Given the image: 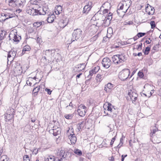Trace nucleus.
I'll return each mask as SVG.
<instances>
[{
	"label": "nucleus",
	"instance_id": "11",
	"mask_svg": "<svg viewBox=\"0 0 161 161\" xmlns=\"http://www.w3.org/2000/svg\"><path fill=\"white\" fill-rule=\"evenodd\" d=\"M55 49H48L46 50L44 53L48 58H51L54 56V53H55Z\"/></svg>",
	"mask_w": 161,
	"mask_h": 161
},
{
	"label": "nucleus",
	"instance_id": "33",
	"mask_svg": "<svg viewBox=\"0 0 161 161\" xmlns=\"http://www.w3.org/2000/svg\"><path fill=\"white\" fill-rule=\"evenodd\" d=\"M15 13H13L12 14L9 13L8 17L6 18V19H4L2 20V22H4L5 20L8 19L9 18H11L15 16Z\"/></svg>",
	"mask_w": 161,
	"mask_h": 161
},
{
	"label": "nucleus",
	"instance_id": "38",
	"mask_svg": "<svg viewBox=\"0 0 161 161\" xmlns=\"http://www.w3.org/2000/svg\"><path fill=\"white\" fill-rule=\"evenodd\" d=\"M150 50V47H146L144 51L145 54L146 55H148Z\"/></svg>",
	"mask_w": 161,
	"mask_h": 161
},
{
	"label": "nucleus",
	"instance_id": "15",
	"mask_svg": "<svg viewBox=\"0 0 161 161\" xmlns=\"http://www.w3.org/2000/svg\"><path fill=\"white\" fill-rule=\"evenodd\" d=\"M106 74V73L105 72L103 71V74L102 75L97 74L96 78L97 81L98 82H101L104 78L105 76V74Z\"/></svg>",
	"mask_w": 161,
	"mask_h": 161
},
{
	"label": "nucleus",
	"instance_id": "1",
	"mask_svg": "<svg viewBox=\"0 0 161 161\" xmlns=\"http://www.w3.org/2000/svg\"><path fill=\"white\" fill-rule=\"evenodd\" d=\"M104 109L105 110L107 109V110L111 114L107 113L106 114L112 118L116 116L118 113L117 109L114 108V107L109 103H107L104 104Z\"/></svg>",
	"mask_w": 161,
	"mask_h": 161
},
{
	"label": "nucleus",
	"instance_id": "30",
	"mask_svg": "<svg viewBox=\"0 0 161 161\" xmlns=\"http://www.w3.org/2000/svg\"><path fill=\"white\" fill-rule=\"evenodd\" d=\"M55 160V157L54 156L51 155L45 159V161H54Z\"/></svg>",
	"mask_w": 161,
	"mask_h": 161
},
{
	"label": "nucleus",
	"instance_id": "44",
	"mask_svg": "<svg viewBox=\"0 0 161 161\" xmlns=\"http://www.w3.org/2000/svg\"><path fill=\"white\" fill-rule=\"evenodd\" d=\"M151 28L153 29L156 26L155 24V22L154 21H151L150 23Z\"/></svg>",
	"mask_w": 161,
	"mask_h": 161
},
{
	"label": "nucleus",
	"instance_id": "64",
	"mask_svg": "<svg viewBox=\"0 0 161 161\" xmlns=\"http://www.w3.org/2000/svg\"><path fill=\"white\" fill-rule=\"evenodd\" d=\"M114 158L113 157H111L110 158H109V160L111 161H113L114 160Z\"/></svg>",
	"mask_w": 161,
	"mask_h": 161
},
{
	"label": "nucleus",
	"instance_id": "22",
	"mask_svg": "<svg viewBox=\"0 0 161 161\" xmlns=\"http://www.w3.org/2000/svg\"><path fill=\"white\" fill-rule=\"evenodd\" d=\"M41 2V0H31L30 1L31 3L33 5H36V7H37L38 6H40V3Z\"/></svg>",
	"mask_w": 161,
	"mask_h": 161
},
{
	"label": "nucleus",
	"instance_id": "23",
	"mask_svg": "<svg viewBox=\"0 0 161 161\" xmlns=\"http://www.w3.org/2000/svg\"><path fill=\"white\" fill-rule=\"evenodd\" d=\"M53 58H54L57 62H58V61H59V60L61 59V56L60 54H59V53L57 52V51H56V50L55 53H54V56Z\"/></svg>",
	"mask_w": 161,
	"mask_h": 161
},
{
	"label": "nucleus",
	"instance_id": "12",
	"mask_svg": "<svg viewBox=\"0 0 161 161\" xmlns=\"http://www.w3.org/2000/svg\"><path fill=\"white\" fill-rule=\"evenodd\" d=\"M7 35V32L3 30L0 31V45L3 42V40L4 39L6 35Z\"/></svg>",
	"mask_w": 161,
	"mask_h": 161
},
{
	"label": "nucleus",
	"instance_id": "28",
	"mask_svg": "<svg viewBox=\"0 0 161 161\" xmlns=\"http://www.w3.org/2000/svg\"><path fill=\"white\" fill-rule=\"evenodd\" d=\"M91 8L87 7L86 5L84 6L83 8V13L84 14H87L88 13V12L91 9Z\"/></svg>",
	"mask_w": 161,
	"mask_h": 161
},
{
	"label": "nucleus",
	"instance_id": "19",
	"mask_svg": "<svg viewBox=\"0 0 161 161\" xmlns=\"http://www.w3.org/2000/svg\"><path fill=\"white\" fill-rule=\"evenodd\" d=\"M62 11V7L60 5H58L55 8V12L56 14L58 15L61 13Z\"/></svg>",
	"mask_w": 161,
	"mask_h": 161
},
{
	"label": "nucleus",
	"instance_id": "45",
	"mask_svg": "<svg viewBox=\"0 0 161 161\" xmlns=\"http://www.w3.org/2000/svg\"><path fill=\"white\" fill-rule=\"evenodd\" d=\"M138 75L141 78H142L144 76V74L142 72L140 71L138 73Z\"/></svg>",
	"mask_w": 161,
	"mask_h": 161
},
{
	"label": "nucleus",
	"instance_id": "59",
	"mask_svg": "<svg viewBox=\"0 0 161 161\" xmlns=\"http://www.w3.org/2000/svg\"><path fill=\"white\" fill-rule=\"evenodd\" d=\"M11 56V54L10 53H9V52H8V58H10Z\"/></svg>",
	"mask_w": 161,
	"mask_h": 161
},
{
	"label": "nucleus",
	"instance_id": "40",
	"mask_svg": "<svg viewBox=\"0 0 161 161\" xmlns=\"http://www.w3.org/2000/svg\"><path fill=\"white\" fill-rule=\"evenodd\" d=\"M65 118L67 119H71L72 118L73 116L72 114H69L64 116Z\"/></svg>",
	"mask_w": 161,
	"mask_h": 161
},
{
	"label": "nucleus",
	"instance_id": "60",
	"mask_svg": "<svg viewBox=\"0 0 161 161\" xmlns=\"http://www.w3.org/2000/svg\"><path fill=\"white\" fill-rule=\"evenodd\" d=\"M82 74V73H80L76 76V79L79 78L80 77V76Z\"/></svg>",
	"mask_w": 161,
	"mask_h": 161
},
{
	"label": "nucleus",
	"instance_id": "8",
	"mask_svg": "<svg viewBox=\"0 0 161 161\" xmlns=\"http://www.w3.org/2000/svg\"><path fill=\"white\" fill-rule=\"evenodd\" d=\"M86 107L83 104H80L77 109L78 113L80 116L82 117L86 114Z\"/></svg>",
	"mask_w": 161,
	"mask_h": 161
},
{
	"label": "nucleus",
	"instance_id": "35",
	"mask_svg": "<svg viewBox=\"0 0 161 161\" xmlns=\"http://www.w3.org/2000/svg\"><path fill=\"white\" fill-rule=\"evenodd\" d=\"M9 53H10L12 56L15 57L16 54V51L12 49L11 50L9 51Z\"/></svg>",
	"mask_w": 161,
	"mask_h": 161
},
{
	"label": "nucleus",
	"instance_id": "50",
	"mask_svg": "<svg viewBox=\"0 0 161 161\" xmlns=\"http://www.w3.org/2000/svg\"><path fill=\"white\" fill-rule=\"evenodd\" d=\"M142 43H141L139 45H138V47L137 48H136V49L138 50H139V49L140 48V50H141L142 48Z\"/></svg>",
	"mask_w": 161,
	"mask_h": 161
},
{
	"label": "nucleus",
	"instance_id": "46",
	"mask_svg": "<svg viewBox=\"0 0 161 161\" xmlns=\"http://www.w3.org/2000/svg\"><path fill=\"white\" fill-rule=\"evenodd\" d=\"M116 137V136H115L112 139L111 141L110 142V145L112 146L113 145L114 141L115 140Z\"/></svg>",
	"mask_w": 161,
	"mask_h": 161
},
{
	"label": "nucleus",
	"instance_id": "17",
	"mask_svg": "<svg viewBox=\"0 0 161 161\" xmlns=\"http://www.w3.org/2000/svg\"><path fill=\"white\" fill-rule=\"evenodd\" d=\"M99 69V68L98 66L95 67L94 69L89 71V74L88 76H92L93 74H95L97 72Z\"/></svg>",
	"mask_w": 161,
	"mask_h": 161
},
{
	"label": "nucleus",
	"instance_id": "21",
	"mask_svg": "<svg viewBox=\"0 0 161 161\" xmlns=\"http://www.w3.org/2000/svg\"><path fill=\"white\" fill-rule=\"evenodd\" d=\"M31 49L30 47L28 45H26L23 47L22 53L24 54L26 53V52L29 51Z\"/></svg>",
	"mask_w": 161,
	"mask_h": 161
},
{
	"label": "nucleus",
	"instance_id": "54",
	"mask_svg": "<svg viewBox=\"0 0 161 161\" xmlns=\"http://www.w3.org/2000/svg\"><path fill=\"white\" fill-rule=\"evenodd\" d=\"M92 2H88L87 4L86 5L87 6V7H91L92 8Z\"/></svg>",
	"mask_w": 161,
	"mask_h": 161
},
{
	"label": "nucleus",
	"instance_id": "61",
	"mask_svg": "<svg viewBox=\"0 0 161 161\" xmlns=\"http://www.w3.org/2000/svg\"><path fill=\"white\" fill-rule=\"evenodd\" d=\"M36 149H34V150H33V152H34V153L35 154H36L38 153V150H37L36 151Z\"/></svg>",
	"mask_w": 161,
	"mask_h": 161
},
{
	"label": "nucleus",
	"instance_id": "55",
	"mask_svg": "<svg viewBox=\"0 0 161 161\" xmlns=\"http://www.w3.org/2000/svg\"><path fill=\"white\" fill-rule=\"evenodd\" d=\"M127 156V154H126L125 155H122L121 156V161H123L124 160V158L125 157H126Z\"/></svg>",
	"mask_w": 161,
	"mask_h": 161
},
{
	"label": "nucleus",
	"instance_id": "18",
	"mask_svg": "<svg viewBox=\"0 0 161 161\" xmlns=\"http://www.w3.org/2000/svg\"><path fill=\"white\" fill-rule=\"evenodd\" d=\"M49 16L47 18V21L49 23H52L54 21V19L55 18V16L53 14H51L50 15H48Z\"/></svg>",
	"mask_w": 161,
	"mask_h": 161
},
{
	"label": "nucleus",
	"instance_id": "9",
	"mask_svg": "<svg viewBox=\"0 0 161 161\" xmlns=\"http://www.w3.org/2000/svg\"><path fill=\"white\" fill-rule=\"evenodd\" d=\"M82 31L80 29H77L74 30L72 36L75 40L79 39L82 35Z\"/></svg>",
	"mask_w": 161,
	"mask_h": 161
},
{
	"label": "nucleus",
	"instance_id": "20",
	"mask_svg": "<svg viewBox=\"0 0 161 161\" xmlns=\"http://www.w3.org/2000/svg\"><path fill=\"white\" fill-rule=\"evenodd\" d=\"M53 128L54 131V136H57L60 134L61 130L60 128L56 126H53Z\"/></svg>",
	"mask_w": 161,
	"mask_h": 161
},
{
	"label": "nucleus",
	"instance_id": "4",
	"mask_svg": "<svg viewBox=\"0 0 161 161\" xmlns=\"http://www.w3.org/2000/svg\"><path fill=\"white\" fill-rule=\"evenodd\" d=\"M113 62L114 64H118L123 63L126 60V57L124 54L114 55L112 57Z\"/></svg>",
	"mask_w": 161,
	"mask_h": 161
},
{
	"label": "nucleus",
	"instance_id": "27",
	"mask_svg": "<svg viewBox=\"0 0 161 161\" xmlns=\"http://www.w3.org/2000/svg\"><path fill=\"white\" fill-rule=\"evenodd\" d=\"M59 24L61 27L64 28L67 25L68 23L67 22H66L65 20H64L62 19L59 21Z\"/></svg>",
	"mask_w": 161,
	"mask_h": 161
},
{
	"label": "nucleus",
	"instance_id": "47",
	"mask_svg": "<svg viewBox=\"0 0 161 161\" xmlns=\"http://www.w3.org/2000/svg\"><path fill=\"white\" fill-rule=\"evenodd\" d=\"M3 158L4 159H3L2 161H8V158L6 156H3L2 157V158Z\"/></svg>",
	"mask_w": 161,
	"mask_h": 161
},
{
	"label": "nucleus",
	"instance_id": "34",
	"mask_svg": "<svg viewBox=\"0 0 161 161\" xmlns=\"http://www.w3.org/2000/svg\"><path fill=\"white\" fill-rule=\"evenodd\" d=\"M74 152L75 154L79 156L81 155L82 153V152L80 150L78 149H75Z\"/></svg>",
	"mask_w": 161,
	"mask_h": 161
},
{
	"label": "nucleus",
	"instance_id": "49",
	"mask_svg": "<svg viewBox=\"0 0 161 161\" xmlns=\"http://www.w3.org/2000/svg\"><path fill=\"white\" fill-rule=\"evenodd\" d=\"M1 15L3 16H5L7 18L8 17L9 15V13H3Z\"/></svg>",
	"mask_w": 161,
	"mask_h": 161
},
{
	"label": "nucleus",
	"instance_id": "14",
	"mask_svg": "<svg viewBox=\"0 0 161 161\" xmlns=\"http://www.w3.org/2000/svg\"><path fill=\"white\" fill-rule=\"evenodd\" d=\"M86 124L85 121H82L81 122L78 123L77 125L78 126L77 128L79 131H81L83 130L84 127Z\"/></svg>",
	"mask_w": 161,
	"mask_h": 161
},
{
	"label": "nucleus",
	"instance_id": "31",
	"mask_svg": "<svg viewBox=\"0 0 161 161\" xmlns=\"http://www.w3.org/2000/svg\"><path fill=\"white\" fill-rule=\"evenodd\" d=\"M151 9V11L148 12V14L149 15L153 14L154 13V9L153 8H152L151 7H150L149 8L147 7L146 8V10L147 12V9Z\"/></svg>",
	"mask_w": 161,
	"mask_h": 161
},
{
	"label": "nucleus",
	"instance_id": "25",
	"mask_svg": "<svg viewBox=\"0 0 161 161\" xmlns=\"http://www.w3.org/2000/svg\"><path fill=\"white\" fill-rule=\"evenodd\" d=\"M71 142L72 143H75L76 142V137L75 135L73 134H70L69 138Z\"/></svg>",
	"mask_w": 161,
	"mask_h": 161
},
{
	"label": "nucleus",
	"instance_id": "2",
	"mask_svg": "<svg viewBox=\"0 0 161 161\" xmlns=\"http://www.w3.org/2000/svg\"><path fill=\"white\" fill-rule=\"evenodd\" d=\"M36 9H33V11L35 13V15L47 14V15H49L51 14L49 12L50 10L47 5L43 6L40 5L36 7Z\"/></svg>",
	"mask_w": 161,
	"mask_h": 161
},
{
	"label": "nucleus",
	"instance_id": "24",
	"mask_svg": "<svg viewBox=\"0 0 161 161\" xmlns=\"http://www.w3.org/2000/svg\"><path fill=\"white\" fill-rule=\"evenodd\" d=\"M41 88L40 86L36 87L33 90V93L34 96H35L37 94L38 92H39Z\"/></svg>",
	"mask_w": 161,
	"mask_h": 161
},
{
	"label": "nucleus",
	"instance_id": "5",
	"mask_svg": "<svg viewBox=\"0 0 161 161\" xmlns=\"http://www.w3.org/2000/svg\"><path fill=\"white\" fill-rule=\"evenodd\" d=\"M130 71L128 69H125L120 72L119 74V78L122 81H125L129 78V76Z\"/></svg>",
	"mask_w": 161,
	"mask_h": 161
},
{
	"label": "nucleus",
	"instance_id": "57",
	"mask_svg": "<svg viewBox=\"0 0 161 161\" xmlns=\"http://www.w3.org/2000/svg\"><path fill=\"white\" fill-rule=\"evenodd\" d=\"M27 84L30 86H32V83L29 81V80H27V81L26 82Z\"/></svg>",
	"mask_w": 161,
	"mask_h": 161
},
{
	"label": "nucleus",
	"instance_id": "39",
	"mask_svg": "<svg viewBox=\"0 0 161 161\" xmlns=\"http://www.w3.org/2000/svg\"><path fill=\"white\" fill-rule=\"evenodd\" d=\"M123 136H122V138H121L120 139V143L117 146V147L119 148H120L121 147V146H122V145L123 144Z\"/></svg>",
	"mask_w": 161,
	"mask_h": 161
},
{
	"label": "nucleus",
	"instance_id": "29",
	"mask_svg": "<svg viewBox=\"0 0 161 161\" xmlns=\"http://www.w3.org/2000/svg\"><path fill=\"white\" fill-rule=\"evenodd\" d=\"M9 5L12 7H15L16 6L15 0H11L9 2Z\"/></svg>",
	"mask_w": 161,
	"mask_h": 161
},
{
	"label": "nucleus",
	"instance_id": "36",
	"mask_svg": "<svg viewBox=\"0 0 161 161\" xmlns=\"http://www.w3.org/2000/svg\"><path fill=\"white\" fill-rule=\"evenodd\" d=\"M75 40L74 38V37L72 36V37L69 38L68 40L67 41V44H70L72 42L75 41Z\"/></svg>",
	"mask_w": 161,
	"mask_h": 161
},
{
	"label": "nucleus",
	"instance_id": "41",
	"mask_svg": "<svg viewBox=\"0 0 161 161\" xmlns=\"http://www.w3.org/2000/svg\"><path fill=\"white\" fill-rule=\"evenodd\" d=\"M24 161H30L29 157L28 155H25L23 157Z\"/></svg>",
	"mask_w": 161,
	"mask_h": 161
},
{
	"label": "nucleus",
	"instance_id": "43",
	"mask_svg": "<svg viewBox=\"0 0 161 161\" xmlns=\"http://www.w3.org/2000/svg\"><path fill=\"white\" fill-rule=\"evenodd\" d=\"M159 43L155 45H154L153 48V49L154 51H156L157 49H158L159 47Z\"/></svg>",
	"mask_w": 161,
	"mask_h": 161
},
{
	"label": "nucleus",
	"instance_id": "48",
	"mask_svg": "<svg viewBox=\"0 0 161 161\" xmlns=\"http://www.w3.org/2000/svg\"><path fill=\"white\" fill-rule=\"evenodd\" d=\"M110 14V15H108L106 21L107 20V19H108L109 21H110L112 19V14Z\"/></svg>",
	"mask_w": 161,
	"mask_h": 161
},
{
	"label": "nucleus",
	"instance_id": "10",
	"mask_svg": "<svg viewBox=\"0 0 161 161\" xmlns=\"http://www.w3.org/2000/svg\"><path fill=\"white\" fill-rule=\"evenodd\" d=\"M102 63L104 67L108 69L111 65V62L108 58H105L103 59Z\"/></svg>",
	"mask_w": 161,
	"mask_h": 161
},
{
	"label": "nucleus",
	"instance_id": "51",
	"mask_svg": "<svg viewBox=\"0 0 161 161\" xmlns=\"http://www.w3.org/2000/svg\"><path fill=\"white\" fill-rule=\"evenodd\" d=\"M91 78H90L88 80H86L85 82V83L86 85H88L90 83V81L91 80Z\"/></svg>",
	"mask_w": 161,
	"mask_h": 161
},
{
	"label": "nucleus",
	"instance_id": "26",
	"mask_svg": "<svg viewBox=\"0 0 161 161\" xmlns=\"http://www.w3.org/2000/svg\"><path fill=\"white\" fill-rule=\"evenodd\" d=\"M13 117V116L12 114L11 115L10 114H5L4 116L5 121L7 122L10 120Z\"/></svg>",
	"mask_w": 161,
	"mask_h": 161
},
{
	"label": "nucleus",
	"instance_id": "52",
	"mask_svg": "<svg viewBox=\"0 0 161 161\" xmlns=\"http://www.w3.org/2000/svg\"><path fill=\"white\" fill-rule=\"evenodd\" d=\"M45 90H46V91L47 92V93L48 94L50 95L51 94L52 91H51L50 89H48V88H46Z\"/></svg>",
	"mask_w": 161,
	"mask_h": 161
},
{
	"label": "nucleus",
	"instance_id": "62",
	"mask_svg": "<svg viewBox=\"0 0 161 161\" xmlns=\"http://www.w3.org/2000/svg\"><path fill=\"white\" fill-rule=\"evenodd\" d=\"M152 41V40H150V41H149V40H146V41H145V42L147 43V44H150L151 43V42Z\"/></svg>",
	"mask_w": 161,
	"mask_h": 161
},
{
	"label": "nucleus",
	"instance_id": "37",
	"mask_svg": "<svg viewBox=\"0 0 161 161\" xmlns=\"http://www.w3.org/2000/svg\"><path fill=\"white\" fill-rule=\"evenodd\" d=\"M42 24V23L41 22H35L34 23L33 25L34 26L36 27H39L40 26H41Z\"/></svg>",
	"mask_w": 161,
	"mask_h": 161
},
{
	"label": "nucleus",
	"instance_id": "6",
	"mask_svg": "<svg viewBox=\"0 0 161 161\" xmlns=\"http://www.w3.org/2000/svg\"><path fill=\"white\" fill-rule=\"evenodd\" d=\"M8 37L9 40L15 42H19L21 39V36L17 35V32L13 31L10 32Z\"/></svg>",
	"mask_w": 161,
	"mask_h": 161
},
{
	"label": "nucleus",
	"instance_id": "3",
	"mask_svg": "<svg viewBox=\"0 0 161 161\" xmlns=\"http://www.w3.org/2000/svg\"><path fill=\"white\" fill-rule=\"evenodd\" d=\"M150 136V140L152 142H153L152 139L155 136L158 139L159 141L161 142V131H158V129L156 126L151 127Z\"/></svg>",
	"mask_w": 161,
	"mask_h": 161
},
{
	"label": "nucleus",
	"instance_id": "58",
	"mask_svg": "<svg viewBox=\"0 0 161 161\" xmlns=\"http://www.w3.org/2000/svg\"><path fill=\"white\" fill-rule=\"evenodd\" d=\"M138 38H139V37H138V36H137V35H136V36H135L133 38L135 41L137 40L138 39Z\"/></svg>",
	"mask_w": 161,
	"mask_h": 161
},
{
	"label": "nucleus",
	"instance_id": "16",
	"mask_svg": "<svg viewBox=\"0 0 161 161\" xmlns=\"http://www.w3.org/2000/svg\"><path fill=\"white\" fill-rule=\"evenodd\" d=\"M16 6L22 8L25 3V0H15Z\"/></svg>",
	"mask_w": 161,
	"mask_h": 161
},
{
	"label": "nucleus",
	"instance_id": "42",
	"mask_svg": "<svg viewBox=\"0 0 161 161\" xmlns=\"http://www.w3.org/2000/svg\"><path fill=\"white\" fill-rule=\"evenodd\" d=\"M145 33L139 32L137 35L138 37L140 38L145 36Z\"/></svg>",
	"mask_w": 161,
	"mask_h": 161
},
{
	"label": "nucleus",
	"instance_id": "7",
	"mask_svg": "<svg viewBox=\"0 0 161 161\" xmlns=\"http://www.w3.org/2000/svg\"><path fill=\"white\" fill-rule=\"evenodd\" d=\"M128 95L133 103L135 102L137 98L138 94L137 91L135 89H132L129 91Z\"/></svg>",
	"mask_w": 161,
	"mask_h": 161
},
{
	"label": "nucleus",
	"instance_id": "13",
	"mask_svg": "<svg viewBox=\"0 0 161 161\" xmlns=\"http://www.w3.org/2000/svg\"><path fill=\"white\" fill-rule=\"evenodd\" d=\"M113 87V85L111 83H109L105 85L104 90L107 92H110Z\"/></svg>",
	"mask_w": 161,
	"mask_h": 161
},
{
	"label": "nucleus",
	"instance_id": "32",
	"mask_svg": "<svg viewBox=\"0 0 161 161\" xmlns=\"http://www.w3.org/2000/svg\"><path fill=\"white\" fill-rule=\"evenodd\" d=\"M65 152L63 150H61L60 151L59 155L60 157H62L64 158H66L67 154L66 155L65 154Z\"/></svg>",
	"mask_w": 161,
	"mask_h": 161
},
{
	"label": "nucleus",
	"instance_id": "53",
	"mask_svg": "<svg viewBox=\"0 0 161 161\" xmlns=\"http://www.w3.org/2000/svg\"><path fill=\"white\" fill-rule=\"evenodd\" d=\"M80 66H81V68H82V70H84L86 66L85 64H80Z\"/></svg>",
	"mask_w": 161,
	"mask_h": 161
},
{
	"label": "nucleus",
	"instance_id": "63",
	"mask_svg": "<svg viewBox=\"0 0 161 161\" xmlns=\"http://www.w3.org/2000/svg\"><path fill=\"white\" fill-rule=\"evenodd\" d=\"M3 152V148H0V156L2 154V153Z\"/></svg>",
	"mask_w": 161,
	"mask_h": 161
},
{
	"label": "nucleus",
	"instance_id": "56",
	"mask_svg": "<svg viewBox=\"0 0 161 161\" xmlns=\"http://www.w3.org/2000/svg\"><path fill=\"white\" fill-rule=\"evenodd\" d=\"M49 132L50 134H53V136H54V131L53 130V128L52 129H51L49 130Z\"/></svg>",
	"mask_w": 161,
	"mask_h": 161
}]
</instances>
